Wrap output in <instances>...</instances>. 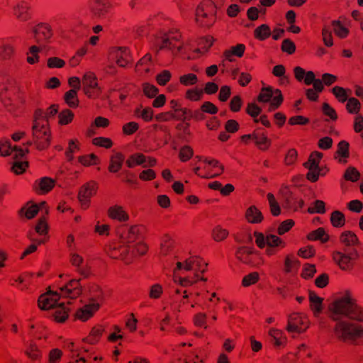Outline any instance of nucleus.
Segmentation results:
<instances>
[{
  "mask_svg": "<svg viewBox=\"0 0 363 363\" xmlns=\"http://www.w3.org/2000/svg\"><path fill=\"white\" fill-rule=\"evenodd\" d=\"M330 318L338 320L340 315H345L350 319L363 322V308L356 303L348 293L345 296L336 298L329 305Z\"/></svg>",
  "mask_w": 363,
  "mask_h": 363,
  "instance_id": "obj_1",
  "label": "nucleus"
},
{
  "mask_svg": "<svg viewBox=\"0 0 363 363\" xmlns=\"http://www.w3.org/2000/svg\"><path fill=\"white\" fill-rule=\"evenodd\" d=\"M182 33L177 28L169 29L167 33L160 36H157L155 40L156 52L158 53L162 50H169L173 52L177 50V53L181 52L183 49V43L182 40Z\"/></svg>",
  "mask_w": 363,
  "mask_h": 363,
  "instance_id": "obj_2",
  "label": "nucleus"
},
{
  "mask_svg": "<svg viewBox=\"0 0 363 363\" xmlns=\"http://www.w3.org/2000/svg\"><path fill=\"white\" fill-rule=\"evenodd\" d=\"M216 12L215 4L211 0H204L196 9V21L200 26L209 28L216 22Z\"/></svg>",
  "mask_w": 363,
  "mask_h": 363,
  "instance_id": "obj_3",
  "label": "nucleus"
},
{
  "mask_svg": "<svg viewBox=\"0 0 363 363\" xmlns=\"http://www.w3.org/2000/svg\"><path fill=\"white\" fill-rule=\"evenodd\" d=\"M334 333L340 340L353 341L358 338H363V326L347 321H338L334 328Z\"/></svg>",
  "mask_w": 363,
  "mask_h": 363,
  "instance_id": "obj_4",
  "label": "nucleus"
},
{
  "mask_svg": "<svg viewBox=\"0 0 363 363\" xmlns=\"http://www.w3.org/2000/svg\"><path fill=\"white\" fill-rule=\"evenodd\" d=\"M106 255L111 259H121L125 264L133 262V255L130 253V246L118 242L106 245L104 247Z\"/></svg>",
  "mask_w": 363,
  "mask_h": 363,
  "instance_id": "obj_5",
  "label": "nucleus"
},
{
  "mask_svg": "<svg viewBox=\"0 0 363 363\" xmlns=\"http://www.w3.org/2000/svg\"><path fill=\"white\" fill-rule=\"evenodd\" d=\"M33 143L38 150H44L50 145L51 131L50 125H32Z\"/></svg>",
  "mask_w": 363,
  "mask_h": 363,
  "instance_id": "obj_6",
  "label": "nucleus"
},
{
  "mask_svg": "<svg viewBox=\"0 0 363 363\" xmlns=\"http://www.w3.org/2000/svg\"><path fill=\"white\" fill-rule=\"evenodd\" d=\"M357 250H353L349 253L335 251L333 253V259L336 264L343 271H352L354 267V262L359 258Z\"/></svg>",
  "mask_w": 363,
  "mask_h": 363,
  "instance_id": "obj_7",
  "label": "nucleus"
},
{
  "mask_svg": "<svg viewBox=\"0 0 363 363\" xmlns=\"http://www.w3.org/2000/svg\"><path fill=\"white\" fill-rule=\"evenodd\" d=\"M279 193L282 197L284 208L294 211H297L303 208L304 205L303 200L297 196L289 186H281Z\"/></svg>",
  "mask_w": 363,
  "mask_h": 363,
  "instance_id": "obj_8",
  "label": "nucleus"
},
{
  "mask_svg": "<svg viewBox=\"0 0 363 363\" xmlns=\"http://www.w3.org/2000/svg\"><path fill=\"white\" fill-rule=\"evenodd\" d=\"M112 8L109 0H90L89 9L93 18L101 19L105 18Z\"/></svg>",
  "mask_w": 363,
  "mask_h": 363,
  "instance_id": "obj_9",
  "label": "nucleus"
},
{
  "mask_svg": "<svg viewBox=\"0 0 363 363\" xmlns=\"http://www.w3.org/2000/svg\"><path fill=\"white\" fill-rule=\"evenodd\" d=\"M98 184L94 181H89L84 184L78 193V199L84 209L89 206L90 199L96 194Z\"/></svg>",
  "mask_w": 363,
  "mask_h": 363,
  "instance_id": "obj_10",
  "label": "nucleus"
},
{
  "mask_svg": "<svg viewBox=\"0 0 363 363\" xmlns=\"http://www.w3.org/2000/svg\"><path fill=\"white\" fill-rule=\"evenodd\" d=\"M308 328V320L306 317L302 316L298 313H294L289 315L286 326L288 332L301 333Z\"/></svg>",
  "mask_w": 363,
  "mask_h": 363,
  "instance_id": "obj_11",
  "label": "nucleus"
},
{
  "mask_svg": "<svg viewBox=\"0 0 363 363\" xmlns=\"http://www.w3.org/2000/svg\"><path fill=\"white\" fill-rule=\"evenodd\" d=\"M60 294L57 291L48 290L47 292L40 295L38 298V306L41 310H49L55 308L60 299Z\"/></svg>",
  "mask_w": 363,
  "mask_h": 363,
  "instance_id": "obj_12",
  "label": "nucleus"
},
{
  "mask_svg": "<svg viewBox=\"0 0 363 363\" xmlns=\"http://www.w3.org/2000/svg\"><path fill=\"white\" fill-rule=\"evenodd\" d=\"M81 279H71L65 286L59 288L61 296L75 299L82 293V286L80 284Z\"/></svg>",
  "mask_w": 363,
  "mask_h": 363,
  "instance_id": "obj_13",
  "label": "nucleus"
},
{
  "mask_svg": "<svg viewBox=\"0 0 363 363\" xmlns=\"http://www.w3.org/2000/svg\"><path fill=\"white\" fill-rule=\"evenodd\" d=\"M34 38L38 43H45L52 37V27L47 23H39L33 28Z\"/></svg>",
  "mask_w": 363,
  "mask_h": 363,
  "instance_id": "obj_14",
  "label": "nucleus"
},
{
  "mask_svg": "<svg viewBox=\"0 0 363 363\" xmlns=\"http://www.w3.org/2000/svg\"><path fill=\"white\" fill-rule=\"evenodd\" d=\"M110 53L116 59V64L121 67H125L133 62L129 49L127 47H112Z\"/></svg>",
  "mask_w": 363,
  "mask_h": 363,
  "instance_id": "obj_15",
  "label": "nucleus"
},
{
  "mask_svg": "<svg viewBox=\"0 0 363 363\" xmlns=\"http://www.w3.org/2000/svg\"><path fill=\"white\" fill-rule=\"evenodd\" d=\"M13 154V157L21 159L26 153L29 152L28 148L23 150L21 147H18L16 145L13 147L9 141H0V155L2 156H7Z\"/></svg>",
  "mask_w": 363,
  "mask_h": 363,
  "instance_id": "obj_16",
  "label": "nucleus"
},
{
  "mask_svg": "<svg viewBox=\"0 0 363 363\" xmlns=\"http://www.w3.org/2000/svg\"><path fill=\"white\" fill-rule=\"evenodd\" d=\"M56 181L50 177H44L36 180L33 189L38 194H44L50 192L55 186Z\"/></svg>",
  "mask_w": 363,
  "mask_h": 363,
  "instance_id": "obj_17",
  "label": "nucleus"
},
{
  "mask_svg": "<svg viewBox=\"0 0 363 363\" xmlns=\"http://www.w3.org/2000/svg\"><path fill=\"white\" fill-rule=\"evenodd\" d=\"M252 136L255 145L262 151L267 150L272 145V140L267 137L263 128H257L252 133Z\"/></svg>",
  "mask_w": 363,
  "mask_h": 363,
  "instance_id": "obj_18",
  "label": "nucleus"
},
{
  "mask_svg": "<svg viewBox=\"0 0 363 363\" xmlns=\"http://www.w3.org/2000/svg\"><path fill=\"white\" fill-rule=\"evenodd\" d=\"M255 255H257L256 252L246 246L238 247L235 252L236 258L245 264H255Z\"/></svg>",
  "mask_w": 363,
  "mask_h": 363,
  "instance_id": "obj_19",
  "label": "nucleus"
},
{
  "mask_svg": "<svg viewBox=\"0 0 363 363\" xmlns=\"http://www.w3.org/2000/svg\"><path fill=\"white\" fill-rule=\"evenodd\" d=\"M208 264L201 257H191L185 261L184 269L186 271L194 270L203 273L207 269Z\"/></svg>",
  "mask_w": 363,
  "mask_h": 363,
  "instance_id": "obj_20",
  "label": "nucleus"
},
{
  "mask_svg": "<svg viewBox=\"0 0 363 363\" xmlns=\"http://www.w3.org/2000/svg\"><path fill=\"white\" fill-rule=\"evenodd\" d=\"M100 305L98 303H89L77 311L75 316L77 318L86 321L93 316L95 312L99 309Z\"/></svg>",
  "mask_w": 363,
  "mask_h": 363,
  "instance_id": "obj_21",
  "label": "nucleus"
},
{
  "mask_svg": "<svg viewBox=\"0 0 363 363\" xmlns=\"http://www.w3.org/2000/svg\"><path fill=\"white\" fill-rule=\"evenodd\" d=\"M13 14L18 21L22 22L27 21L31 18L30 6L24 1L20 2L14 6Z\"/></svg>",
  "mask_w": 363,
  "mask_h": 363,
  "instance_id": "obj_22",
  "label": "nucleus"
},
{
  "mask_svg": "<svg viewBox=\"0 0 363 363\" xmlns=\"http://www.w3.org/2000/svg\"><path fill=\"white\" fill-rule=\"evenodd\" d=\"M28 203L26 206H23L18 211L19 216H25L27 219L30 220L35 217L39 212L40 209L46 206V202L43 201L39 205L32 204L28 206Z\"/></svg>",
  "mask_w": 363,
  "mask_h": 363,
  "instance_id": "obj_23",
  "label": "nucleus"
},
{
  "mask_svg": "<svg viewBox=\"0 0 363 363\" xmlns=\"http://www.w3.org/2000/svg\"><path fill=\"white\" fill-rule=\"evenodd\" d=\"M125 160V156L122 152H116L110 157L108 170L111 173H117L121 169Z\"/></svg>",
  "mask_w": 363,
  "mask_h": 363,
  "instance_id": "obj_24",
  "label": "nucleus"
},
{
  "mask_svg": "<svg viewBox=\"0 0 363 363\" xmlns=\"http://www.w3.org/2000/svg\"><path fill=\"white\" fill-rule=\"evenodd\" d=\"M108 216L120 222L127 221L129 218L128 213L123 210L121 206L115 205L110 207L107 211Z\"/></svg>",
  "mask_w": 363,
  "mask_h": 363,
  "instance_id": "obj_25",
  "label": "nucleus"
},
{
  "mask_svg": "<svg viewBox=\"0 0 363 363\" xmlns=\"http://www.w3.org/2000/svg\"><path fill=\"white\" fill-rule=\"evenodd\" d=\"M310 307L315 316L318 317L323 310V299L319 297L314 291H309Z\"/></svg>",
  "mask_w": 363,
  "mask_h": 363,
  "instance_id": "obj_26",
  "label": "nucleus"
},
{
  "mask_svg": "<svg viewBox=\"0 0 363 363\" xmlns=\"http://www.w3.org/2000/svg\"><path fill=\"white\" fill-rule=\"evenodd\" d=\"M245 218L250 223H260L264 217L262 212L255 206H251L246 210Z\"/></svg>",
  "mask_w": 363,
  "mask_h": 363,
  "instance_id": "obj_27",
  "label": "nucleus"
},
{
  "mask_svg": "<svg viewBox=\"0 0 363 363\" xmlns=\"http://www.w3.org/2000/svg\"><path fill=\"white\" fill-rule=\"evenodd\" d=\"M174 240L169 235H164L160 245V255L167 256L171 255L174 249Z\"/></svg>",
  "mask_w": 363,
  "mask_h": 363,
  "instance_id": "obj_28",
  "label": "nucleus"
},
{
  "mask_svg": "<svg viewBox=\"0 0 363 363\" xmlns=\"http://www.w3.org/2000/svg\"><path fill=\"white\" fill-rule=\"evenodd\" d=\"M349 146V143L345 140H342L338 143L337 150L335 154V158H337V157H342L338 160L340 163L347 162L345 158H348L350 156Z\"/></svg>",
  "mask_w": 363,
  "mask_h": 363,
  "instance_id": "obj_29",
  "label": "nucleus"
},
{
  "mask_svg": "<svg viewBox=\"0 0 363 363\" xmlns=\"http://www.w3.org/2000/svg\"><path fill=\"white\" fill-rule=\"evenodd\" d=\"M69 308L65 306L64 303H59L55 307L53 314L54 319L57 323H64L69 317Z\"/></svg>",
  "mask_w": 363,
  "mask_h": 363,
  "instance_id": "obj_30",
  "label": "nucleus"
},
{
  "mask_svg": "<svg viewBox=\"0 0 363 363\" xmlns=\"http://www.w3.org/2000/svg\"><path fill=\"white\" fill-rule=\"evenodd\" d=\"M140 227L138 225H133L130 228H128L125 231L123 232L121 238L124 242L129 243L133 242L138 239Z\"/></svg>",
  "mask_w": 363,
  "mask_h": 363,
  "instance_id": "obj_31",
  "label": "nucleus"
},
{
  "mask_svg": "<svg viewBox=\"0 0 363 363\" xmlns=\"http://www.w3.org/2000/svg\"><path fill=\"white\" fill-rule=\"evenodd\" d=\"M307 239L311 241L320 240L322 243H325L329 240V235L326 233L325 229L320 227L310 232L307 235Z\"/></svg>",
  "mask_w": 363,
  "mask_h": 363,
  "instance_id": "obj_32",
  "label": "nucleus"
},
{
  "mask_svg": "<svg viewBox=\"0 0 363 363\" xmlns=\"http://www.w3.org/2000/svg\"><path fill=\"white\" fill-rule=\"evenodd\" d=\"M245 50V46L244 44H238L235 46L231 47L230 49L225 50L223 55L226 60H228L230 62H232V56L235 55L238 57H241L243 56Z\"/></svg>",
  "mask_w": 363,
  "mask_h": 363,
  "instance_id": "obj_33",
  "label": "nucleus"
},
{
  "mask_svg": "<svg viewBox=\"0 0 363 363\" xmlns=\"http://www.w3.org/2000/svg\"><path fill=\"white\" fill-rule=\"evenodd\" d=\"M340 240L346 246H354L359 244V240L356 234L350 230L342 233L340 237Z\"/></svg>",
  "mask_w": 363,
  "mask_h": 363,
  "instance_id": "obj_34",
  "label": "nucleus"
},
{
  "mask_svg": "<svg viewBox=\"0 0 363 363\" xmlns=\"http://www.w3.org/2000/svg\"><path fill=\"white\" fill-rule=\"evenodd\" d=\"M146 162V157L143 153H134L130 155L125 161L128 168H133L137 165H141Z\"/></svg>",
  "mask_w": 363,
  "mask_h": 363,
  "instance_id": "obj_35",
  "label": "nucleus"
},
{
  "mask_svg": "<svg viewBox=\"0 0 363 363\" xmlns=\"http://www.w3.org/2000/svg\"><path fill=\"white\" fill-rule=\"evenodd\" d=\"M323 157V153L320 152H313L307 162L304 163V167L308 169H319V163Z\"/></svg>",
  "mask_w": 363,
  "mask_h": 363,
  "instance_id": "obj_36",
  "label": "nucleus"
},
{
  "mask_svg": "<svg viewBox=\"0 0 363 363\" xmlns=\"http://www.w3.org/2000/svg\"><path fill=\"white\" fill-rule=\"evenodd\" d=\"M64 100L69 107L73 108L78 107L79 100L77 96V91L75 89H70L65 92L64 95Z\"/></svg>",
  "mask_w": 363,
  "mask_h": 363,
  "instance_id": "obj_37",
  "label": "nucleus"
},
{
  "mask_svg": "<svg viewBox=\"0 0 363 363\" xmlns=\"http://www.w3.org/2000/svg\"><path fill=\"white\" fill-rule=\"evenodd\" d=\"M271 34L270 27L267 24H262L256 28L253 33L255 38L262 41L268 38Z\"/></svg>",
  "mask_w": 363,
  "mask_h": 363,
  "instance_id": "obj_38",
  "label": "nucleus"
},
{
  "mask_svg": "<svg viewBox=\"0 0 363 363\" xmlns=\"http://www.w3.org/2000/svg\"><path fill=\"white\" fill-rule=\"evenodd\" d=\"M50 125L49 121L46 118L45 111L42 108H38L33 114V125Z\"/></svg>",
  "mask_w": 363,
  "mask_h": 363,
  "instance_id": "obj_39",
  "label": "nucleus"
},
{
  "mask_svg": "<svg viewBox=\"0 0 363 363\" xmlns=\"http://www.w3.org/2000/svg\"><path fill=\"white\" fill-rule=\"evenodd\" d=\"M330 222L333 227L342 228L345 224V215L340 211H334L330 215Z\"/></svg>",
  "mask_w": 363,
  "mask_h": 363,
  "instance_id": "obj_40",
  "label": "nucleus"
},
{
  "mask_svg": "<svg viewBox=\"0 0 363 363\" xmlns=\"http://www.w3.org/2000/svg\"><path fill=\"white\" fill-rule=\"evenodd\" d=\"M284 97L281 94V91L279 89H276L274 91V95L270 101V104L269 107V111H274L277 109L283 103Z\"/></svg>",
  "mask_w": 363,
  "mask_h": 363,
  "instance_id": "obj_41",
  "label": "nucleus"
},
{
  "mask_svg": "<svg viewBox=\"0 0 363 363\" xmlns=\"http://www.w3.org/2000/svg\"><path fill=\"white\" fill-rule=\"evenodd\" d=\"M269 335L274 339V345L277 347L284 345L286 343V338L283 335L281 330L271 328Z\"/></svg>",
  "mask_w": 363,
  "mask_h": 363,
  "instance_id": "obj_42",
  "label": "nucleus"
},
{
  "mask_svg": "<svg viewBox=\"0 0 363 363\" xmlns=\"http://www.w3.org/2000/svg\"><path fill=\"white\" fill-rule=\"evenodd\" d=\"M286 245V242L279 236L274 234H267L266 246L279 247L282 249L284 248Z\"/></svg>",
  "mask_w": 363,
  "mask_h": 363,
  "instance_id": "obj_43",
  "label": "nucleus"
},
{
  "mask_svg": "<svg viewBox=\"0 0 363 363\" xmlns=\"http://www.w3.org/2000/svg\"><path fill=\"white\" fill-rule=\"evenodd\" d=\"M274 91L272 86L262 88L257 98V101L259 103L269 102L274 95Z\"/></svg>",
  "mask_w": 363,
  "mask_h": 363,
  "instance_id": "obj_44",
  "label": "nucleus"
},
{
  "mask_svg": "<svg viewBox=\"0 0 363 363\" xmlns=\"http://www.w3.org/2000/svg\"><path fill=\"white\" fill-rule=\"evenodd\" d=\"M41 49L37 45H32L29 48L28 52H27L26 61L30 65H34L39 62L38 53Z\"/></svg>",
  "mask_w": 363,
  "mask_h": 363,
  "instance_id": "obj_45",
  "label": "nucleus"
},
{
  "mask_svg": "<svg viewBox=\"0 0 363 363\" xmlns=\"http://www.w3.org/2000/svg\"><path fill=\"white\" fill-rule=\"evenodd\" d=\"M229 232L227 229L223 228L220 225L216 226L211 233L212 238L216 242H221L227 238Z\"/></svg>",
  "mask_w": 363,
  "mask_h": 363,
  "instance_id": "obj_46",
  "label": "nucleus"
},
{
  "mask_svg": "<svg viewBox=\"0 0 363 363\" xmlns=\"http://www.w3.org/2000/svg\"><path fill=\"white\" fill-rule=\"evenodd\" d=\"M83 87L99 89L98 87L97 78L94 73L87 72L82 79Z\"/></svg>",
  "mask_w": 363,
  "mask_h": 363,
  "instance_id": "obj_47",
  "label": "nucleus"
},
{
  "mask_svg": "<svg viewBox=\"0 0 363 363\" xmlns=\"http://www.w3.org/2000/svg\"><path fill=\"white\" fill-rule=\"evenodd\" d=\"M204 162L207 163L208 164L212 166L214 168H218L219 172H215L214 174L208 173L207 174L202 176L203 178H213V177H218V176L220 175L221 174H223V172L224 171V166L223 164H221L218 160H214V159H212V160L205 159Z\"/></svg>",
  "mask_w": 363,
  "mask_h": 363,
  "instance_id": "obj_48",
  "label": "nucleus"
},
{
  "mask_svg": "<svg viewBox=\"0 0 363 363\" xmlns=\"http://www.w3.org/2000/svg\"><path fill=\"white\" fill-rule=\"evenodd\" d=\"M299 266V262L296 259L294 255H288L285 257L284 271L289 274L292 272L293 269Z\"/></svg>",
  "mask_w": 363,
  "mask_h": 363,
  "instance_id": "obj_49",
  "label": "nucleus"
},
{
  "mask_svg": "<svg viewBox=\"0 0 363 363\" xmlns=\"http://www.w3.org/2000/svg\"><path fill=\"white\" fill-rule=\"evenodd\" d=\"M74 113L68 108L62 110L58 114L59 124L61 125H65L70 123L74 118Z\"/></svg>",
  "mask_w": 363,
  "mask_h": 363,
  "instance_id": "obj_50",
  "label": "nucleus"
},
{
  "mask_svg": "<svg viewBox=\"0 0 363 363\" xmlns=\"http://www.w3.org/2000/svg\"><path fill=\"white\" fill-rule=\"evenodd\" d=\"M202 89H188L185 93V98L191 101H199L203 98Z\"/></svg>",
  "mask_w": 363,
  "mask_h": 363,
  "instance_id": "obj_51",
  "label": "nucleus"
},
{
  "mask_svg": "<svg viewBox=\"0 0 363 363\" xmlns=\"http://www.w3.org/2000/svg\"><path fill=\"white\" fill-rule=\"evenodd\" d=\"M148 250L147 245L144 242H138L135 245L132 250L130 249V253L133 255V259L137 256L145 255Z\"/></svg>",
  "mask_w": 363,
  "mask_h": 363,
  "instance_id": "obj_52",
  "label": "nucleus"
},
{
  "mask_svg": "<svg viewBox=\"0 0 363 363\" xmlns=\"http://www.w3.org/2000/svg\"><path fill=\"white\" fill-rule=\"evenodd\" d=\"M335 34L340 38H345L349 33V30L344 27L340 21H333L332 22Z\"/></svg>",
  "mask_w": 363,
  "mask_h": 363,
  "instance_id": "obj_53",
  "label": "nucleus"
},
{
  "mask_svg": "<svg viewBox=\"0 0 363 363\" xmlns=\"http://www.w3.org/2000/svg\"><path fill=\"white\" fill-rule=\"evenodd\" d=\"M346 104V109L350 113L357 114L361 108V104L354 97L349 98Z\"/></svg>",
  "mask_w": 363,
  "mask_h": 363,
  "instance_id": "obj_54",
  "label": "nucleus"
},
{
  "mask_svg": "<svg viewBox=\"0 0 363 363\" xmlns=\"http://www.w3.org/2000/svg\"><path fill=\"white\" fill-rule=\"evenodd\" d=\"M78 161L84 166L94 165L99 162V157L94 153L80 156Z\"/></svg>",
  "mask_w": 363,
  "mask_h": 363,
  "instance_id": "obj_55",
  "label": "nucleus"
},
{
  "mask_svg": "<svg viewBox=\"0 0 363 363\" xmlns=\"http://www.w3.org/2000/svg\"><path fill=\"white\" fill-rule=\"evenodd\" d=\"M267 197L269 201L271 213L274 216H278L281 213V208L274 194L268 193Z\"/></svg>",
  "mask_w": 363,
  "mask_h": 363,
  "instance_id": "obj_56",
  "label": "nucleus"
},
{
  "mask_svg": "<svg viewBox=\"0 0 363 363\" xmlns=\"http://www.w3.org/2000/svg\"><path fill=\"white\" fill-rule=\"evenodd\" d=\"M35 232L40 235H45L48 233V225L46 216H41L35 225Z\"/></svg>",
  "mask_w": 363,
  "mask_h": 363,
  "instance_id": "obj_57",
  "label": "nucleus"
},
{
  "mask_svg": "<svg viewBox=\"0 0 363 363\" xmlns=\"http://www.w3.org/2000/svg\"><path fill=\"white\" fill-rule=\"evenodd\" d=\"M135 115L138 117H140L145 122H149L152 119L154 111L150 107H146L143 110L140 108H136L135 110Z\"/></svg>",
  "mask_w": 363,
  "mask_h": 363,
  "instance_id": "obj_58",
  "label": "nucleus"
},
{
  "mask_svg": "<svg viewBox=\"0 0 363 363\" xmlns=\"http://www.w3.org/2000/svg\"><path fill=\"white\" fill-rule=\"evenodd\" d=\"M259 280V274L257 272H251L245 275L242 280V285L244 287H247L251 285L255 284Z\"/></svg>",
  "mask_w": 363,
  "mask_h": 363,
  "instance_id": "obj_59",
  "label": "nucleus"
},
{
  "mask_svg": "<svg viewBox=\"0 0 363 363\" xmlns=\"http://www.w3.org/2000/svg\"><path fill=\"white\" fill-rule=\"evenodd\" d=\"M26 355L32 360H38L41 357V352L35 344L30 343L26 350Z\"/></svg>",
  "mask_w": 363,
  "mask_h": 363,
  "instance_id": "obj_60",
  "label": "nucleus"
},
{
  "mask_svg": "<svg viewBox=\"0 0 363 363\" xmlns=\"http://www.w3.org/2000/svg\"><path fill=\"white\" fill-rule=\"evenodd\" d=\"M332 93L335 95L338 101L341 103H344L348 99L347 90L341 86H334L332 89Z\"/></svg>",
  "mask_w": 363,
  "mask_h": 363,
  "instance_id": "obj_61",
  "label": "nucleus"
},
{
  "mask_svg": "<svg viewBox=\"0 0 363 363\" xmlns=\"http://www.w3.org/2000/svg\"><path fill=\"white\" fill-rule=\"evenodd\" d=\"M14 54V48L10 44H3L0 46V57L3 60H9Z\"/></svg>",
  "mask_w": 363,
  "mask_h": 363,
  "instance_id": "obj_62",
  "label": "nucleus"
},
{
  "mask_svg": "<svg viewBox=\"0 0 363 363\" xmlns=\"http://www.w3.org/2000/svg\"><path fill=\"white\" fill-rule=\"evenodd\" d=\"M360 173L359 171L353 167H348L344 174V178L345 180L351 181L352 182H357L359 179Z\"/></svg>",
  "mask_w": 363,
  "mask_h": 363,
  "instance_id": "obj_63",
  "label": "nucleus"
},
{
  "mask_svg": "<svg viewBox=\"0 0 363 363\" xmlns=\"http://www.w3.org/2000/svg\"><path fill=\"white\" fill-rule=\"evenodd\" d=\"M193 155V149L189 145H184L180 149L179 158L182 162H185L189 161Z\"/></svg>",
  "mask_w": 363,
  "mask_h": 363,
  "instance_id": "obj_64",
  "label": "nucleus"
}]
</instances>
